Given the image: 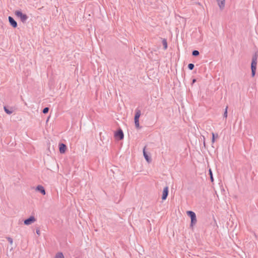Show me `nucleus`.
I'll use <instances>...</instances> for the list:
<instances>
[{"instance_id": "17", "label": "nucleus", "mask_w": 258, "mask_h": 258, "mask_svg": "<svg viewBox=\"0 0 258 258\" xmlns=\"http://www.w3.org/2000/svg\"><path fill=\"white\" fill-rule=\"evenodd\" d=\"M4 110L5 111V112L8 114H11L12 113V111L10 110L9 109H8L7 107L5 106L4 107Z\"/></svg>"}, {"instance_id": "10", "label": "nucleus", "mask_w": 258, "mask_h": 258, "mask_svg": "<svg viewBox=\"0 0 258 258\" xmlns=\"http://www.w3.org/2000/svg\"><path fill=\"white\" fill-rule=\"evenodd\" d=\"M187 215L190 217V219H195L196 218V215L195 213V212L191 211H188L186 212Z\"/></svg>"}, {"instance_id": "15", "label": "nucleus", "mask_w": 258, "mask_h": 258, "mask_svg": "<svg viewBox=\"0 0 258 258\" xmlns=\"http://www.w3.org/2000/svg\"><path fill=\"white\" fill-rule=\"evenodd\" d=\"M55 258H64V257L62 252H58L56 254Z\"/></svg>"}, {"instance_id": "7", "label": "nucleus", "mask_w": 258, "mask_h": 258, "mask_svg": "<svg viewBox=\"0 0 258 258\" xmlns=\"http://www.w3.org/2000/svg\"><path fill=\"white\" fill-rule=\"evenodd\" d=\"M67 149V146L65 144L61 143L59 145V150L60 153H64Z\"/></svg>"}, {"instance_id": "23", "label": "nucleus", "mask_w": 258, "mask_h": 258, "mask_svg": "<svg viewBox=\"0 0 258 258\" xmlns=\"http://www.w3.org/2000/svg\"><path fill=\"white\" fill-rule=\"evenodd\" d=\"M227 108H228V106H227L226 107L224 114H223L224 117H225V118H226L227 117Z\"/></svg>"}, {"instance_id": "14", "label": "nucleus", "mask_w": 258, "mask_h": 258, "mask_svg": "<svg viewBox=\"0 0 258 258\" xmlns=\"http://www.w3.org/2000/svg\"><path fill=\"white\" fill-rule=\"evenodd\" d=\"M162 44L164 47V49L166 50L167 48V42L166 39L163 38L162 39Z\"/></svg>"}, {"instance_id": "13", "label": "nucleus", "mask_w": 258, "mask_h": 258, "mask_svg": "<svg viewBox=\"0 0 258 258\" xmlns=\"http://www.w3.org/2000/svg\"><path fill=\"white\" fill-rule=\"evenodd\" d=\"M141 116V110L139 109H136V113L134 118H139Z\"/></svg>"}, {"instance_id": "2", "label": "nucleus", "mask_w": 258, "mask_h": 258, "mask_svg": "<svg viewBox=\"0 0 258 258\" xmlns=\"http://www.w3.org/2000/svg\"><path fill=\"white\" fill-rule=\"evenodd\" d=\"M15 13V15L20 19L21 21L23 23H26V21L28 19V17L27 15L23 14L20 11H16Z\"/></svg>"}, {"instance_id": "28", "label": "nucleus", "mask_w": 258, "mask_h": 258, "mask_svg": "<svg viewBox=\"0 0 258 258\" xmlns=\"http://www.w3.org/2000/svg\"><path fill=\"white\" fill-rule=\"evenodd\" d=\"M196 82V79H194L192 81V83L194 84Z\"/></svg>"}, {"instance_id": "5", "label": "nucleus", "mask_w": 258, "mask_h": 258, "mask_svg": "<svg viewBox=\"0 0 258 258\" xmlns=\"http://www.w3.org/2000/svg\"><path fill=\"white\" fill-rule=\"evenodd\" d=\"M168 195V186H166L163 189L162 196V200H165L167 199Z\"/></svg>"}, {"instance_id": "8", "label": "nucleus", "mask_w": 258, "mask_h": 258, "mask_svg": "<svg viewBox=\"0 0 258 258\" xmlns=\"http://www.w3.org/2000/svg\"><path fill=\"white\" fill-rule=\"evenodd\" d=\"M36 190L41 192L43 195H45L46 194L45 190L43 186L42 185H39L36 187Z\"/></svg>"}, {"instance_id": "11", "label": "nucleus", "mask_w": 258, "mask_h": 258, "mask_svg": "<svg viewBox=\"0 0 258 258\" xmlns=\"http://www.w3.org/2000/svg\"><path fill=\"white\" fill-rule=\"evenodd\" d=\"M187 215L190 217V219H195L196 218V215L195 213V212L191 211H188L186 212Z\"/></svg>"}, {"instance_id": "19", "label": "nucleus", "mask_w": 258, "mask_h": 258, "mask_svg": "<svg viewBox=\"0 0 258 258\" xmlns=\"http://www.w3.org/2000/svg\"><path fill=\"white\" fill-rule=\"evenodd\" d=\"M218 134H215L214 133H212V142L213 143H214L215 142V138H218Z\"/></svg>"}, {"instance_id": "26", "label": "nucleus", "mask_w": 258, "mask_h": 258, "mask_svg": "<svg viewBox=\"0 0 258 258\" xmlns=\"http://www.w3.org/2000/svg\"><path fill=\"white\" fill-rule=\"evenodd\" d=\"M135 124L139 123V118H134Z\"/></svg>"}, {"instance_id": "20", "label": "nucleus", "mask_w": 258, "mask_h": 258, "mask_svg": "<svg viewBox=\"0 0 258 258\" xmlns=\"http://www.w3.org/2000/svg\"><path fill=\"white\" fill-rule=\"evenodd\" d=\"M209 174L210 175V179H211V181L212 182H213L214 181V178H213V174H212V170L211 169H209Z\"/></svg>"}, {"instance_id": "22", "label": "nucleus", "mask_w": 258, "mask_h": 258, "mask_svg": "<svg viewBox=\"0 0 258 258\" xmlns=\"http://www.w3.org/2000/svg\"><path fill=\"white\" fill-rule=\"evenodd\" d=\"M49 108L48 107H45L43 110H42V112L44 113V114H46L48 113V111H49Z\"/></svg>"}, {"instance_id": "27", "label": "nucleus", "mask_w": 258, "mask_h": 258, "mask_svg": "<svg viewBox=\"0 0 258 258\" xmlns=\"http://www.w3.org/2000/svg\"><path fill=\"white\" fill-rule=\"evenodd\" d=\"M36 233H37L38 235H39L40 234V229H38H38H36Z\"/></svg>"}, {"instance_id": "24", "label": "nucleus", "mask_w": 258, "mask_h": 258, "mask_svg": "<svg viewBox=\"0 0 258 258\" xmlns=\"http://www.w3.org/2000/svg\"><path fill=\"white\" fill-rule=\"evenodd\" d=\"M7 239L10 244H12L13 242V239L11 237H7Z\"/></svg>"}, {"instance_id": "21", "label": "nucleus", "mask_w": 258, "mask_h": 258, "mask_svg": "<svg viewBox=\"0 0 258 258\" xmlns=\"http://www.w3.org/2000/svg\"><path fill=\"white\" fill-rule=\"evenodd\" d=\"M195 67V65L193 63H189L188 64V68L190 70H192Z\"/></svg>"}, {"instance_id": "16", "label": "nucleus", "mask_w": 258, "mask_h": 258, "mask_svg": "<svg viewBox=\"0 0 258 258\" xmlns=\"http://www.w3.org/2000/svg\"><path fill=\"white\" fill-rule=\"evenodd\" d=\"M197 222V218L195 219H191V223H190V226L192 227L194 225H195Z\"/></svg>"}, {"instance_id": "1", "label": "nucleus", "mask_w": 258, "mask_h": 258, "mask_svg": "<svg viewBox=\"0 0 258 258\" xmlns=\"http://www.w3.org/2000/svg\"><path fill=\"white\" fill-rule=\"evenodd\" d=\"M258 54L257 52H255L252 56V61L251 63V76L253 77L255 75L256 66H257V60Z\"/></svg>"}, {"instance_id": "6", "label": "nucleus", "mask_w": 258, "mask_h": 258, "mask_svg": "<svg viewBox=\"0 0 258 258\" xmlns=\"http://www.w3.org/2000/svg\"><path fill=\"white\" fill-rule=\"evenodd\" d=\"M8 19L10 25L13 28H16L17 27V23L13 17L9 16Z\"/></svg>"}, {"instance_id": "9", "label": "nucleus", "mask_w": 258, "mask_h": 258, "mask_svg": "<svg viewBox=\"0 0 258 258\" xmlns=\"http://www.w3.org/2000/svg\"><path fill=\"white\" fill-rule=\"evenodd\" d=\"M220 9L222 10L225 7V0H216Z\"/></svg>"}, {"instance_id": "25", "label": "nucleus", "mask_w": 258, "mask_h": 258, "mask_svg": "<svg viewBox=\"0 0 258 258\" xmlns=\"http://www.w3.org/2000/svg\"><path fill=\"white\" fill-rule=\"evenodd\" d=\"M135 126L137 128H141V126H140L139 123L135 124Z\"/></svg>"}, {"instance_id": "3", "label": "nucleus", "mask_w": 258, "mask_h": 258, "mask_svg": "<svg viewBox=\"0 0 258 258\" xmlns=\"http://www.w3.org/2000/svg\"><path fill=\"white\" fill-rule=\"evenodd\" d=\"M115 137L119 140H121L123 139L124 135L123 133L121 128H119L114 134Z\"/></svg>"}, {"instance_id": "12", "label": "nucleus", "mask_w": 258, "mask_h": 258, "mask_svg": "<svg viewBox=\"0 0 258 258\" xmlns=\"http://www.w3.org/2000/svg\"><path fill=\"white\" fill-rule=\"evenodd\" d=\"M145 147L144 148V150H143V154H144V156L145 158V159L148 162H150L151 161V159L150 158V157H149V156L147 155V154L146 153V151H145Z\"/></svg>"}, {"instance_id": "18", "label": "nucleus", "mask_w": 258, "mask_h": 258, "mask_svg": "<svg viewBox=\"0 0 258 258\" xmlns=\"http://www.w3.org/2000/svg\"><path fill=\"white\" fill-rule=\"evenodd\" d=\"M200 53L198 50H195L192 52V55L194 56H197L199 55Z\"/></svg>"}, {"instance_id": "4", "label": "nucleus", "mask_w": 258, "mask_h": 258, "mask_svg": "<svg viewBox=\"0 0 258 258\" xmlns=\"http://www.w3.org/2000/svg\"><path fill=\"white\" fill-rule=\"evenodd\" d=\"M36 221V219L34 216H30L29 218L25 219L24 221L25 225H29Z\"/></svg>"}]
</instances>
